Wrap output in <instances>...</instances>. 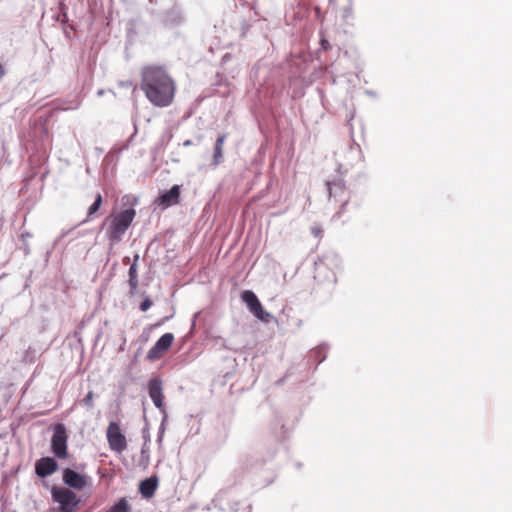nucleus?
<instances>
[{
    "label": "nucleus",
    "instance_id": "nucleus-6",
    "mask_svg": "<svg viewBox=\"0 0 512 512\" xmlns=\"http://www.w3.org/2000/svg\"><path fill=\"white\" fill-rule=\"evenodd\" d=\"M241 299L245 302L250 310V312L259 320L263 322H268L270 318V314L264 311L261 302L257 298L254 292L250 290L243 291L241 294Z\"/></svg>",
    "mask_w": 512,
    "mask_h": 512
},
{
    "label": "nucleus",
    "instance_id": "nucleus-7",
    "mask_svg": "<svg viewBox=\"0 0 512 512\" xmlns=\"http://www.w3.org/2000/svg\"><path fill=\"white\" fill-rule=\"evenodd\" d=\"M174 341V335L172 333L163 334L153 347L147 353V359L155 361L162 358L166 352L171 348Z\"/></svg>",
    "mask_w": 512,
    "mask_h": 512
},
{
    "label": "nucleus",
    "instance_id": "nucleus-12",
    "mask_svg": "<svg viewBox=\"0 0 512 512\" xmlns=\"http://www.w3.org/2000/svg\"><path fill=\"white\" fill-rule=\"evenodd\" d=\"M157 488V480L154 478H147L140 483V493L146 498H150L154 495Z\"/></svg>",
    "mask_w": 512,
    "mask_h": 512
},
{
    "label": "nucleus",
    "instance_id": "nucleus-2",
    "mask_svg": "<svg viewBox=\"0 0 512 512\" xmlns=\"http://www.w3.org/2000/svg\"><path fill=\"white\" fill-rule=\"evenodd\" d=\"M136 216L133 208H128L107 218V236L112 243H118L132 224Z\"/></svg>",
    "mask_w": 512,
    "mask_h": 512
},
{
    "label": "nucleus",
    "instance_id": "nucleus-16",
    "mask_svg": "<svg viewBox=\"0 0 512 512\" xmlns=\"http://www.w3.org/2000/svg\"><path fill=\"white\" fill-rule=\"evenodd\" d=\"M93 399L94 393L92 391H89L81 402L84 406L92 408L94 406Z\"/></svg>",
    "mask_w": 512,
    "mask_h": 512
},
{
    "label": "nucleus",
    "instance_id": "nucleus-8",
    "mask_svg": "<svg viewBox=\"0 0 512 512\" xmlns=\"http://www.w3.org/2000/svg\"><path fill=\"white\" fill-rule=\"evenodd\" d=\"M62 479L67 486L76 490H82L88 484L87 477L85 475L80 474L70 468H66L63 471Z\"/></svg>",
    "mask_w": 512,
    "mask_h": 512
},
{
    "label": "nucleus",
    "instance_id": "nucleus-17",
    "mask_svg": "<svg viewBox=\"0 0 512 512\" xmlns=\"http://www.w3.org/2000/svg\"><path fill=\"white\" fill-rule=\"evenodd\" d=\"M138 260H139V255H138V254H136V255L134 256V261H133V263H132V265L130 266L129 271H128V275H129V277H135V276H137V262H138Z\"/></svg>",
    "mask_w": 512,
    "mask_h": 512
},
{
    "label": "nucleus",
    "instance_id": "nucleus-15",
    "mask_svg": "<svg viewBox=\"0 0 512 512\" xmlns=\"http://www.w3.org/2000/svg\"><path fill=\"white\" fill-rule=\"evenodd\" d=\"M107 512H129V504L125 498H121Z\"/></svg>",
    "mask_w": 512,
    "mask_h": 512
},
{
    "label": "nucleus",
    "instance_id": "nucleus-27",
    "mask_svg": "<svg viewBox=\"0 0 512 512\" xmlns=\"http://www.w3.org/2000/svg\"><path fill=\"white\" fill-rule=\"evenodd\" d=\"M329 195H330V197L332 196V188H331V186H329Z\"/></svg>",
    "mask_w": 512,
    "mask_h": 512
},
{
    "label": "nucleus",
    "instance_id": "nucleus-20",
    "mask_svg": "<svg viewBox=\"0 0 512 512\" xmlns=\"http://www.w3.org/2000/svg\"><path fill=\"white\" fill-rule=\"evenodd\" d=\"M352 14V9L351 7H348L344 10V14H343V17L344 18H348L350 15Z\"/></svg>",
    "mask_w": 512,
    "mask_h": 512
},
{
    "label": "nucleus",
    "instance_id": "nucleus-4",
    "mask_svg": "<svg viewBox=\"0 0 512 512\" xmlns=\"http://www.w3.org/2000/svg\"><path fill=\"white\" fill-rule=\"evenodd\" d=\"M68 434L64 424L58 423L53 427V435L51 438V451L58 459H66L68 452Z\"/></svg>",
    "mask_w": 512,
    "mask_h": 512
},
{
    "label": "nucleus",
    "instance_id": "nucleus-9",
    "mask_svg": "<svg viewBox=\"0 0 512 512\" xmlns=\"http://www.w3.org/2000/svg\"><path fill=\"white\" fill-rule=\"evenodd\" d=\"M58 468V463L52 457H43L35 462V472L41 478L52 475Z\"/></svg>",
    "mask_w": 512,
    "mask_h": 512
},
{
    "label": "nucleus",
    "instance_id": "nucleus-1",
    "mask_svg": "<svg viewBox=\"0 0 512 512\" xmlns=\"http://www.w3.org/2000/svg\"><path fill=\"white\" fill-rule=\"evenodd\" d=\"M141 89L153 105L166 107L174 100L176 86L163 67L150 65L142 70Z\"/></svg>",
    "mask_w": 512,
    "mask_h": 512
},
{
    "label": "nucleus",
    "instance_id": "nucleus-26",
    "mask_svg": "<svg viewBox=\"0 0 512 512\" xmlns=\"http://www.w3.org/2000/svg\"><path fill=\"white\" fill-rule=\"evenodd\" d=\"M313 233L318 236V234L320 233V230H316V229H313Z\"/></svg>",
    "mask_w": 512,
    "mask_h": 512
},
{
    "label": "nucleus",
    "instance_id": "nucleus-3",
    "mask_svg": "<svg viewBox=\"0 0 512 512\" xmlns=\"http://www.w3.org/2000/svg\"><path fill=\"white\" fill-rule=\"evenodd\" d=\"M51 495L59 504V512H75L80 503L78 496L68 488L53 487Z\"/></svg>",
    "mask_w": 512,
    "mask_h": 512
},
{
    "label": "nucleus",
    "instance_id": "nucleus-10",
    "mask_svg": "<svg viewBox=\"0 0 512 512\" xmlns=\"http://www.w3.org/2000/svg\"><path fill=\"white\" fill-rule=\"evenodd\" d=\"M149 396L154 405L161 411H164V394L162 391V382L158 378H153L148 383Z\"/></svg>",
    "mask_w": 512,
    "mask_h": 512
},
{
    "label": "nucleus",
    "instance_id": "nucleus-25",
    "mask_svg": "<svg viewBox=\"0 0 512 512\" xmlns=\"http://www.w3.org/2000/svg\"><path fill=\"white\" fill-rule=\"evenodd\" d=\"M129 261H130L129 257H125V258L123 259V262H124L125 264H127Z\"/></svg>",
    "mask_w": 512,
    "mask_h": 512
},
{
    "label": "nucleus",
    "instance_id": "nucleus-13",
    "mask_svg": "<svg viewBox=\"0 0 512 512\" xmlns=\"http://www.w3.org/2000/svg\"><path fill=\"white\" fill-rule=\"evenodd\" d=\"M226 136L220 135L215 143L214 154H213V165H219L223 160V145L225 142Z\"/></svg>",
    "mask_w": 512,
    "mask_h": 512
},
{
    "label": "nucleus",
    "instance_id": "nucleus-22",
    "mask_svg": "<svg viewBox=\"0 0 512 512\" xmlns=\"http://www.w3.org/2000/svg\"><path fill=\"white\" fill-rule=\"evenodd\" d=\"M321 44L323 49L327 50L329 48V42L327 40L322 39Z\"/></svg>",
    "mask_w": 512,
    "mask_h": 512
},
{
    "label": "nucleus",
    "instance_id": "nucleus-19",
    "mask_svg": "<svg viewBox=\"0 0 512 512\" xmlns=\"http://www.w3.org/2000/svg\"><path fill=\"white\" fill-rule=\"evenodd\" d=\"M151 306H152V301L149 298H145L140 304V309L142 311H147Z\"/></svg>",
    "mask_w": 512,
    "mask_h": 512
},
{
    "label": "nucleus",
    "instance_id": "nucleus-18",
    "mask_svg": "<svg viewBox=\"0 0 512 512\" xmlns=\"http://www.w3.org/2000/svg\"><path fill=\"white\" fill-rule=\"evenodd\" d=\"M128 282H129L130 290L133 293L138 288V276L129 277Z\"/></svg>",
    "mask_w": 512,
    "mask_h": 512
},
{
    "label": "nucleus",
    "instance_id": "nucleus-11",
    "mask_svg": "<svg viewBox=\"0 0 512 512\" xmlns=\"http://www.w3.org/2000/svg\"><path fill=\"white\" fill-rule=\"evenodd\" d=\"M180 187L174 185L169 191L159 196V202L161 205L170 206L179 203Z\"/></svg>",
    "mask_w": 512,
    "mask_h": 512
},
{
    "label": "nucleus",
    "instance_id": "nucleus-14",
    "mask_svg": "<svg viewBox=\"0 0 512 512\" xmlns=\"http://www.w3.org/2000/svg\"><path fill=\"white\" fill-rule=\"evenodd\" d=\"M102 202H103L102 195L100 193H98L95 197L93 204L88 208L87 218H86L85 222L90 221L93 218L95 213L100 209Z\"/></svg>",
    "mask_w": 512,
    "mask_h": 512
},
{
    "label": "nucleus",
    "instance_id": "nucleus-24",
    "mask_svg": "<svg viewBox=\"0 0 512 512\" xmlns=\"http://www.w3.org/2000/svg\"><path fill=\"white\" fill-rule=\"evenodd\" d=\"M347 205V202H344L340 208L339 214L344 212L345 206Z\"/></svg>",
    "mask_w": 512,
    "mask_h": 512
},
{
    "label": "nucleus",
    "instance_id": "nucleus-23",
    "mask_svg": "<svg viewBox=\"0 0 512 512\" xmlns=\"http://www.w3.org/2000/svg\"><path fill=\"white\" fill-rule=\"evenodd\" d=\"M192 144H193V142L191 140H185L183 142V146H185V147L191 146Z\"/></svg>",
    "mask_w": 512,
    "mask_h": 512
},
{
    "label": "nucleus",
    "instance_id": "nucleus-21",
    "mask_svg": "<svg viewBox=\"0 0 512 512\" xmlns=\"http://www.w3.org/2000/svg\"><path fill=\"white\" fill-rule=\"evenodd\" d=\"M5 74H6V70H5L4 66L2 65V63L0 62V81L5 76Z\"/></svg>",
    "mask_w": 512,
    "mask_h": 512
},
{
    "label": "nucleus",
    "instance_id": "nucleus-5",
    "mask_svg": "<svg viewBox=\"0 0 512 512\" xmlns=\"http://www.w3.org/2000/svg\"><path fill=\"white\" fill-rule=\"evenodd\" d=\"M106 437L108 441L109 448L117 453H122L127 449V440L125 435L122 433L120 426L117 422H110L107 431Z\"/></svg>",
    "mask_w": 512,
    "mask_h": 512
}]
</instances>
